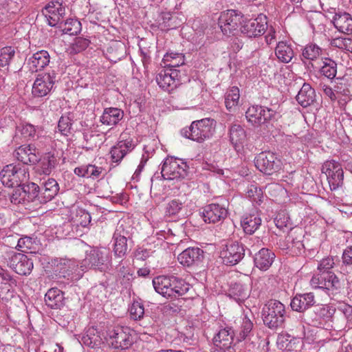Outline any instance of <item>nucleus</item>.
<instances>
[{
    "label": "nucleus",
    "instance_id": "obj_25",
    "mask_svg": "<svg viewBox=\"0 0 352 352\" xmlns=\"http://www.w3.org/2000/svg\"><path fill=\"white\" fill-rule=\"evenodd\" d=\"M316 303L315 296L313 293H305L296 294L291 300L290 306L293 311L304 312Z\"/></svg>",
    "mask_w": 352,
    "mask_h": 352
},
{
    "label": "nucleus",
    "instance_id": "obj_56",
    "mask_svg": "<svg viewBox=\"0 0 352 352\" xmlns=\"http://www.w3.org/2000/svg\"><path fill=\"white\" fill-rule=\"evenodd\" d=\"M332 45L336 47L345 50L346 53H352V39L347 37H338L333 40Z\"/></svg>",
    "mask_w": 352,
    "mask_h": 352
},
{
    "label": "nucleus",
    "instance_id": "obj_21",
    "mask_svg": "<svg viewBox=\"0 0 352 352\" xmlns=\"http://www.w3.org/2000/svg\"><path fill=\"white\" fill-rule=\"evenodd\" d=\"M203 220L207 223H216L223 221L228 215L227 208L219 204L206 205L201 212Z\"/></svg>",
    "mask_w": 352,
    "mask_h": 352
},
{
    "label": "nucleus",
    "instance_id": "obj_61",
    "mask_svg": "<svg viewBox=\"0 0 352 352\" xmlns=\"http://www.w3.org/2000/svg\"><path fill=\"white\" fill-rule=\"evenodd\" d=\"M274 223L278 228L283 230L288 227L289 224V217L285 211L280 212L276 216Z\"/></svg>",
    "mask_w": 352,
    "mask_h": 352
},
{
    "label": "nucleus",
    "instance_id": "obj_7",
    "mask_svg": "<svg viewBox=\"0 0 352 352\" xmlns=\"http://www.w3.org/2000/svg\"><path fill=\"white\" fill-rule=\"evenodd\" d=\"M188 166L182 159L167 157L162 166V177L168 180L183 179L187 175Z\"/></svg>",
    "mask_w": 352,
    "mask_h": 352
},
{
    "label": "nucleus",
    "instance_id": "obj_2",
    "mask_svg": "<svg viewBox=\"0 0 352 352\" xmlns=\"http://www.w3.org/2000/svg\"><path fill=\"white\" fill-rule=\"evenodd\" d=\"M262 319L265 325L270 329L281 327L285 320V305L279 300L270 299L262 309Z\"/></svg>",
    "mask_w": 352,
    "mask_h": 352
},
{
    "label": "nucleus",
    "instance_id": "obj_58",
    "mask_svg": "<svg viewBox=\"0 0 352 352\" xmlns=\"http://www.w3.org/2000/svg\"><path fill=\"white\" fill-rule=\"evenodd\" d=\"M72 120L68 116H63L60 118L58 123V131L63 135H68L71 133Z\"/></svg>",
    "mask_w": 352,
    "mask_h": 352
},
{
    "label": "nucleus",
    "instance_id": "obj_17",
    "mask_svg": "<svg viewBox=\"0 0 352 352\" xmlns=\"http://www.w3.org/2000/svg\"><path fill=\"white\" fill-rule=\"evenodd\" d=\"M245 249L241 243L232 241L228 243L221 251L220 256L226 265H234L244 256Z\"/></svg>",
    "mask_w": 352,
    "mask_h": 352
},
{
    "label": "nucleus",
    "instance_id": "obj_64",
    "mask_svg": "<svg viewBox=\"0 0 352 352\" xmlns=\"http://www.w3.org/2000/svg\"><path fill=\"white\" fill-rule=\"evenodd\" d=\"M129 200L128 195L126 193L118 194L112 197V201L115 204L124 205L126 204Z\"/></svg>",
    "mask_w": 352,
    "mask_h": 352
},
{
    "label": "nucleus",
    "instance_id": "obj_28",
    "mask_svg": "<svg viewBox=\"0 0 352 352\" xmlns=\"http://www.w3.org/2000/svg\"><path fill=\"white\" fill-rule=\"evenodd\" d=\"M54 272L60 276L66 277L75 270V261L67 258H55L50 262Z\"/></svg>",
    "mask_w": 352,
    "mask_h": 352
},
{
    "label": "nucleus",
    "instance_id": "obj_47",
    "mask_svg": "<svg viewBox=\"0 0 352 352\" xmlns=\"http://www.w3.org/2000/svg\"><path fill=\"white\" fill-rule=\"evenodd\" d=\"M247 197L254 204L260 205L263 202V193L257 184H250L246 191Z\"/></svg>",
    "mask_w": 352,
    "mask_h": 352
},
{
    "label": "nucleus",
    "instance_id": "obj_22",
    "mask_svg": "<svg viewBox=\"0 0 352 352\" xmlns=\"http://www.w3.org/2000/svg\"><path fill=\"white\" fill-rule=\"evenodd\" d=\"M59 186L58 182L52 178H48L46 181L41 182L38 186V195L36 199L41 204L51 201L58 192Z\"/></svg>",
    "mask_w": 352,
    "mask_h": 352
},
{
    "label": "nucleus",
    "instance_id": "obj_31",
    "mask_svg": "<svg viewBox=\"0 0 352 352\" xmlns=\"http://www.w3.org/2000/svg\"><path fill=\"white\" fill-rule=\"evenodd\" d=\"M124 117V111L118 108L108 107L103 111L100 118L102 124L108 126H113L118 124Z\"/></svg>",
    "mask_w": 352,
    "mask_h": 352
},
{
    "label": "nucleus",
    "instance_id": "obj_57",
    "mask_svg": "<svg viewBox=\"0 0 352 352\" xmlns=\"http://www.w3.org/2000/svg\"><path fill=\"white\" fill-rule=\"evenodd\" d=\"M131 318L134 320H139L144 318V308L142 303L134 301L129 309Z\"/></svg>",
    "mask_w": 352,
    "mask_h": 352
},
{
    "label": "nucleus",
    "instance_id": "obj_39",
    "mask_svg": "<svg viewBox=\"0 0 352 352\" xmlns=\"http://www.w3.org/2000/svg\"><path fill=\"white\" fill-rule=\"evenodd\" d=\"M114 239V254L118 257L124 256L127 251V239L121 231L117 229L113 234Z\"/></svg>",
    "mask_w": 352,
    "mask_h": 352
},
{
    "label": "nucleus",
    "instance_id": "obj_36",
    "mask_svg": "<svg viewBox=\"0 0 352 352\" xmlns=\"http://www.w3.org/2000/svg\"><path fill=\"white\" fill-rule=\"evenodd\" d=\"M315 91L310 85L304 83L296 96L297 102L303 107H307L315 100Z\"/></svg>",
    "mask_w": 352,
    "mask_h": 352
},
{
    "label": "nucleus",
    "instance_id": "obj_54",
    "mask_svg": "<svg viewBox=\"0 0 352 352\" xmlns=\"http://www.w3.org/2000/svg\"><path fill=\"white\" fill-rule=\"evenodd\" d=\"M352 270V246L348 247L342 254V273L349 274Z\"/></svg>",
    "mask_w": 352,
    "mask_h": 352
},
{
    "label": "nucleus",
    "instance_id": "obj_24",
    "mask_svg": "<svg viewBox=\"0 0 352 352\" xmlns=\"http://www.w3.org/2000/svg\"><path fill=\"white\" fill-rule=\"evenodd\" d=\"M204 251L199 248H188L178 255L180 264L186 267L198 265L203 260Z\"/></svg>",
    "mask_w": 352,
    "mask_h": 352
},
{
    "label": "nucleus",
    "instance_id": "obj_37",
    "mask_svg": "<svg viewBox=\"0 0 352 352\" xmlns=\"http://www.w3.org/2000/svg\"><path fill=\"white\" fill-rule=\"evenodd\" d=\"M228 296L234 299L238 303L243 302L249 296V292L247 286L241 283H234L230 286Z\"/></svg>",
    "mask_w": 352,
    "mask_h": 352
},
{
    "label": "nucleus",
    "instance_id": "obj_44",
    "mask_svg": "<svg viewBox=\"0 0 352 352\" xmlns=\"http://www.w3.org/2000/svg\"><path fill=\"white\" fill-rule=\"evenodd\" d=\"M59 28L64 34L76 35L81 31V23L77 19H69L66 21L63 20L59 25Z\"/></svg>",
    "mask_w": 352,
    "mask_h": 352
},
{
    "label": "nucleus",
    "instance_id": "obj_12",
    "mask_svg": "<svg viewBox=\"0 0 352 352\" xmlns=\"http://www.w3.org/2000/svg\"><path fill=\"white\" fill-rule=\"evenodd\" d=\"M228 134L230 142L238 153L246 154V150L252 151L253 149H256L252 144H245L247 141L246 131L240 124H232Z\"/></svg>",
    "mask_w": 352,
    "mask_h": 352
},
{
    "label": "nucleus",
    "instance_id": "obj_42",
    "mask_svg": "<svg viewBox=\"0 0 352 352\" xmlns=\"http://www.w3.org/2000/svg\"><path fill=\"white\" fill-rule=\"evenodd\" d=\"M240 93L239 89L232 87L225 94V105L230 111H233L239 104Z\"/></svg>",
    "mask_w": 352,
    "mask_h": 352
},
{
    "label": "nucleus",
    "instance_id": "obj_20",
    "mask_svg": "<svg viewBox=\"0 0 352 352\" xmlns=\"http://www.w3.org/2000/svg\"><path fill=\"white\" fill-rule=\"evenodd\" d=\"M178 71L173 69L162 70L156 76L157 85L164 91L170 92L180 83Z\"/></svg>",
    "mask_w": 352,
    "mask_h": 352
},
{
    "label": "nucleus",
    "instance_id": "obj_55",
    "mask_svg": "<svg viewBox=\"0 0 352 352\" xmlns=\"http://www.w3.org/2000/svg\"><path fill=\"white\" fill-rule=\"evenodd\" d=\"M140 326L142 327V330H140V333L144 335L152 336L155 333L156 329L153 326V320L150 316H144L141 320Z\"/></svg>",
    "mask_w": 352,
    "mask_h": 352
},
{
    "label": "nucleus",
    "instance_id": "obj_26",
    "mask_svg": "<svg viewBox=\"0 0 352 352\" xmlns=\"http://www.w3.org/2000/svg\"><path fill=\"white\" fill-rule=\"evenodd\" d=\"M261 222L258 212L256 210H253L242 217L241 225L246 234H252L259 228Z\"/></svg>",
    "mask_w": 352,
    "mask_h": 352
},
{
    "label": "nucleus",
    "instance_id": "obj_33",
    "mask_svg": "<svg viewBox=\"0 0 352 352\" xmlns=\"http://www.w3.org/2000/svg\"><path fill=\"white\" fill-rule=\"evenodd\" d=\"M334 26L341 32L350 36L352 32V18L349 13L336 14L333 18Z\"/></svg>",
    "mask_w": 352,
    "mask_h": 352
},
{
    "label": "nucleus",
    "instance_id": "obj_50",
    "mask_svg": "<svg viewBox=\"0 0 352 352\" xmlns=\"http://www.w3.org/2000/svg\"><path fill=\"white\" fill-rule=\"evenodd\" d=\"M253 326L251 320L245 316L242 319L240 329L238 331V340L241 341L250 338L252 335Z\"/></svg>",
    "mask_w": 352,
    "mask_h": 352
},
{
    "label": "nucleus",
    "instance_id": "obj_27",
    "mask_svg": "<svg viewBox=\"0 0 352 352\" xmlns=\"http://www.w3.org/2000/svg\"><path fill=\"white\" fill-rule=\"evenodd\" d=\"M14 156L23 163L21 165L35 164L38 161L36 154V147L31 144L23 145L17 148L14 151Z\"/></svg>",
    "mask_w": 352,
    "mask_h": 352
},
{
    "label": "nucleus",
    "instance_id": "obj_14",
    "mask_svg": "<svg viewBox=\"0 0 352 352\" xmlns=\"http://www.w3.org/2000/svg\"><path fill=\"white\" fill-rule=\"evenodd\" d=\"M322 172L327 176L331 190H336L343 183L344 172L340 163L335 160L325 162Z\"/></svg>",
    "mask_w": 352,
    "mask_h": 352
},
{
    "label": "nucleus",
    "instance_id": "obj_38",
    "mask_svg": "<svg viewBox=\"0 0 352 352\" xmlns=\"http://www.w3.org/2000/svg\"><path fill=\"white\" fill-rule=\"evenodd\" d=\"M82 341L85 345L91 348L99 347L103 343L100 332L94 327L87 329L82 337Z\"/></svg>",
    "mask_w": 352,
    "mask_h": 352
},
{
    "label": "nucleus",
    "instance_id": "obj_51",
    "mask_svg": "<svg viewBox=\"0 0 352 352\" xmlns=\"http://www.w3.org/2000/svg\"><path fill=\"white\" fill-rule=\"evenodd\" d=\"M234 338V331L230 327H226L221 329L219 333L214 336V340L215 342H224L223 346L227 347L230 345Z\"/></svg>",
    "mask_w": 352,
    "mask_h": 352
},
{
    "label": "nucleus",
    "instance_id": "obj_1",
    "mask_svg": "<svg viewBox=\"0 0 352 352\" xmlns=\"http://www.w3.org/2000/svg\"><path fill=\"white\" fill-rule=\"evenodd\" d=\"M153 285L156 292L171 299L186 294L190 289L189 284L175 276H158L153 279Z\"/></svg>",
    "mask_w": 352,
    "mask_h": 352
},
{
    "label": "nucleus",
    "instance_id": "obj_3",
    "mask_svg": "<svg viewBox=\"0 0 352 352\" xmlns=\"http://www.w3.org/2000/svg\"><path fill=\"white\" fill-rule=\"evenodd\" d=\"M214 123V120L210 118L196 120L192 122L189 127L182 129L181 134L193 141L202 142L213 135Z\"/></svg>",
    "mask_w": 352,
    "mask_h": 352
},
{
    "label": "nucleus",
    "instance_id": "obj_30",
    "mask_svg": "<svg viewBox=\"0 0 352 352\" xmlns=\"http://www.w3.org/2000/svg\"><path fill=\"white\" fill-rule=\"evenodd\" d=\"M50 63V54L45 50H41L34 53L28 60L29 69L32 72H37L43 69Z\"/></svg>",
    "mask_w": 352,
    "mask_h": 352
},
{
    "label": "nucleus",
    "instance_id": "obj_35",
    "mask_svg": "<svg viewBox=\"0 0 352 352\" xmlns=\"http://www.w3.org/2000/svg\"><path fill=\"white\" fill-rule=\"evenodd\" d=\"M275 55L280 62L289 63L294 56L292 45L285 41L278 42L275 48Z\"/></svg>",
    "mask_w": 352,
    "mask_h": 352
},
{
    "label": "nucleus",
    "instance_id": "obj_32",
    "mask_svg": "<svg viewBox=\"0 0 352 352\" xmlns=\"http://www.w3.org/2000/svg\"><path fill=\"white\" fill-rule=\"evenodd\" d=\"M45 302L51 309H60L65 304L64 293L56 287H52L45 294Z\"/></svg>",
    "mask_w": 352,
    "mask_h": 352
},
{
    "label": "nucleus",
    "instance_id": "obj_6",
    "mask_svg": "<svg viewBox=\"0 0 352 352\" xmlns=\"http://www.w3.org/2000/svg\"><path fill=\"white\" fill-rule=\"evenodd\" d=\"M109 250L104 249H94L86 253L85 258L80 263L82 271L89 269H96L102 271L111 261Z\"/></svg>",
    "mask_w": 352,
    "mask_h": 352
},
{
    "label": "nucleus",
    "instance_id": "obj_5",
    "mask_svg": "<svg viewBox=\"0 0 352 352\" xmlns=\"http://www.w3.org/2000/svg\"><path fill=\"white\" fill-rule=\"evenodd\" d=\"M0 179L8 187L24 184L29 179L28 168L21 164L6 165L0 172Z\"/></svg>",
    "mask_w": 352,
    "mask_h": 352
},
{
    "label": "nucleus",
    "instance_id": "obj_59",
    "mask_svg": "<svg viewBox=\"0 0 352 352\" xmlns=\"http://www.w3.org/2000/svg\"><path fill=\"white\" fill-rule=\"evenodd\" d=\"M18 129L21 135L28 140L34 139L36 135V127L31 124H23Z\"/></svg>",
    "mask_w": 352,
    "mask_h": 352
},
{
    "label": "nucleus",
    "instance_id": "obj_48",
    "mask_svg": "<svg viewBox=\"0 0 352 352\" xmlns=\"http://www.w3.org/2000/svg\"><path fill=\"white\" fill-rule=\"evenodd\" d=\"M298 340L288 333H282L278 336L277 344L279 349L285 351H292Z\"/></svg>",
    "mask_w": 352,
    "mask_h": 352
},
{
    "label": "nucleus",
    "instance_id": "obj_10",
    "mask_svg": "<svg viewBox=\"0 0 352 352\" xmlns=\"http://www.w3.org/2000/svg\"><path fill=\"white\" fill-rule=\"evenodd\" d=\"M137 144V140L134 137L122 133L118 143L111 148L110 154L112 162L119 164L122 160L135 148Z\"/></svg>",
    "mask_w": 352,
    "mask_h": 352
},
{
    "label": "nucleus",
    "instance_id": "obj_18",
    "mask_svg": "<svg viewBox=\"0 0 352 352\" xmlns=\"http://www.w3.org/2000/svg\"><path fill=\"white\" fill-rule=\"evenodd\" d=\"M310 285L314 289L334 290L339 287V280L333 272L318 271L311 278Z\"/></svg>",
    "mask_w": 352,
    "mask_h": 352
},
{
    "label": "nucleus",
    "instance_id": "obj_45",
    "mask_svg": "<svg viewBox=\"0 0 352 352\" xmlns=\"http://www.w3.org/2000/svg\"><path fill=\"white\" fill-rule=\"evenodd\" d=\"M58 163V160L55 153L49 152L45 154L41 163V169L43 174L49 175Z\"/></svg>",
    "mask_w": 352,
    "mask_h": 352
},
{
    "label": "nucleus",
    "instance_id": "obj_62",
    "mask_svg": "<svg viewBox=\"0 0 352 352\" xmlns=\"http://www.w3.org/2000/svg\"><path fill=\"white\" fill-rule=\"evenodd\" d=\"M334 264L333 257L324 258L320 261L318 265V270L319 272H332L331 270L333 267Z\"/></svg>",
    "mask_w": 352,
    "mask_h": 352
},
{
    "label": "nucleus",
    "instance_id": "obj_9",
    "mask_svg": "<svg viewBox=\"0 0 352 352\" xmlns=\"http://www.w3.org/2000/svg\"><path fill=\"white\" fill-rule=\"evenodd\" d=\"M255 166L263 173L272 175L282 168V162L276 154L270 151L260 153L255 157Z\"/></svg>",
    "mask_w": 352,
    "mask_h": 352
},
{
    "label": "nucleus",
    "instance_id": "obj_11",
    "mask_svg": "<svg viewBox=\"0 0 352 352\" xmlns=\"http://www.w3.org/2000/svg\"><path fill=\"white\" fill-rule=\"evenodd\" d=\"M16 187L10 197L11 203L14 205H25L34 201L38 195V185L35 183L22 184Z\"/></svg>",
    "mask_w": 352,
    "mask_h": 352
},
{
    "label": "nucleus",
    "instance_id": "obj_43",
    "mask_svg": "<svg viewBox=\"0 0 352 352\" xmlns=\"http://www.w3.org/2000/svg\"><path fill=\"white\" fill-rule=\"evenodd\" d=\"M322 66H315L314 68H320V74L325 77L333 79L337 74V63L332 59L329 58H322Z\"/></svg>",
    "mask_w": 352,
    "mask_h": 352
},
{
    "label": "nucleus",
    "instance_id": "obj_41",
    "mask_svg": "<svg viewBox=\"0 0 352 352\" xmlns=\"http://www.w3.org/2000/svg\"><path fill=\"white\" fill-rule=\"evenodd\" d=\"M162 62L164 67L173 69L184 64L185 57L182 53L167 52L163 57Z\"/></svg>",
    "mask_w": 352,
    "mask_h": 352
},
{
    "label": "nucleus",
    "instance_id": "obj_60",
    "mask_svg": "<svg viewBox=\"0 0 352 352\" xmlns=\"http://www.w3.org/2000/svg\"><path fill=\"white\" fill-rule=\"evenodd\" d=\"M85 177L98 179L103 171V168L94 164L85 165Z\"/></svg>",
    "mask_w": 352,
    "mask_h": 352
},
{
    "label": "nucleus",
    "instance_id": "obj_8",
    "mask_svg": "<svg viewBox=\"0 0 352 352\" xmlns=\"http://www.w3.org/2000/svg\"><path fill=\"white\" fill-rule=\"evenodd\" d=\"M243 22L244 16L241 12L228 10L221 13L219 19V26L223 34L229 36L235 34Z\"/></svg>",
    "mask_w": 352,
    "mask_h": 352
},
{
    "label": "nucleus",
    "instance_id": "obj_34",
    "mask_svg": "<svg viewBox=\"0 0 352 352\" xmlns=\"http://www.w3.org/2000/svg\"><path fill=\"white\" fill-rule=\"evenodd\" d=\"M323 50L318 45L310 43L306 45L302 50V60L304 62L311 63L313 67L315 66L312 63L319 59L322 55Z\"/></svg>",
    "mask_w": 352,
    "mask_h": 352
},
{
    "label": "nucleus",
    "instance_id": "obj_23",
    "mask_svg": "<svg viewBox=\"0 0 352 352\" xmlns=\"http://www.w3.org/2000/svg\"><path fill=\"white\" fill-rule=\"evenodd\" d=\"M65 14V7L58 1L51 2L45 8L44 14L50 26L59 25Z\"/></svg>",
    "mask_w": 352,
    "mask_h": 352
},
{
    "label": "nucleus",
    "instance_id": "obj_40",
    "mask_svg": "<svg viewBox=\"0 0 352 352\" xmlns=\"http://www.w3.org/2000/svg\"><path fill=\"white\" fill-rule=\"evenodd\" d=\"M184 203L178 199H174L168 201L165 208V217L171 220L179 218L184 207Z\"/></svg>",
    "mask_w": 352,
    "mask_h": 352
},
{
    "label": "nucleus",
    "instance_id": "obj_49",
    "mask_svg": "<svg viewBox=\"0 0 352 352\" xmlns=\"http://www.w3.org/2000/svg\"><path fill=\"white\" fill-rule=\"evenodd\" d=\"M19 236L12 235L8 237V239L10 240V238H14L16 241V245L15 246L21 252H26L28 251L32 252L34 249V241L31 237L24 236L21 238H19Z\"/></svg>",
    "mask_w": 352,
    "mask_h": 352
},
{
    "label": "nucleus",
    "instance_id": "obj_63",
    "mask_svg": "<svg viewBox=\"0 0 352 352\" xmlns=\"http://www.w3.org/2000/svg\"><path fill=\"white\" fill-rule=\"evenodd\" d=\"M116 270L120 277H123V278H126L127 280H130L129 277L132 274L130 273L129 269L123 265L122 261H120L117 265Z\"/></svg>",
    "mask_w": 352,
    "mask_h": 352
},
{
    "label": "nucleus",
    "instance_id": "obj_53",
    "mask_svg": "<svg viewBox=\"0 0 352 352\" xmlns=\"http://www.w3.org/2000/svg\"><path fill=\"white\" fill-rule=\"evenodd\" d=\"M90 43V41L82 37H77L69 47L71 54H78L85 50Z\"/></svg>",
    "mask_w": 352,
    "mask_h": 352
},
{
    "label": "nucleus",
    "instance_id": "obj_4",
    "mask_svg": "<svg viewBox=\"0 0 352 352\" xmlns=\"http://www.w3.org/2000/svg\"><path fill=\"white\" fill-rule=\"evenodd\" d=\"M104 340L111 347L120 350L129 349L133 343L131 329L124 326L109 327Z\"/></svg>",
    "mask_w": 352,
    "mask_h": 352
},
{
    "label": "nucleus",
    "instance_id": "obj_29",
    "mask_svg": "<svg viewBox=\"0 0 352 352\" xmlns=\"http://www.w3.org/2000/svg\"><path fill=\"white\" fill-rule=\"evenodd\" d=\"M275 257V254L268 248H261L254 255V265L259 270L266 271L272 265Z\"/></svg>",
    "mask_w": 352,
    "mask_h": 352
},
{
    "label": "nucleus",
    "instance_id": "obj_13",
    "mask_svg": "<svg viewBox=\"0 0 352 352\" xmlns=\"http://www.w3.org/2000/svg\"><path fill=\"white\" fill-rule=\"evenodd\" d=\"M274 115V110L261 105L250 106L245 111L247 121L256 127L270 121Z\"/></svg>",
    "mask_w": 352,
    "mask_h": 352
},
{
    "label": "nucleus",
    "instance_id": "obj_52",
    "mask_svg": "<svg viewBox=\"0 0 352 352\" xmlns=\"http://www.w3.org/2000/svg\"><path fill=\"white\" fill-rule=\"evenodd\" d=\"M15 55L13 47L6 46L0 49V67L8 66Z\"/></svg>",
    "mask_w": 352,
    "mask_h": 352
},
{
    "label": "nucleus",
    "instance_id": "obj_16",
    "mask_svg": "<svg viewBox=\"0 0 352 352\" xmlns=\"http://www.w3.org/2000/svg\"><path fill=\"white\" fill-rule=\"evenodd\" d=\"M267 28V17L261 14L255 19L244 21L240 31L248 37H257L265 33Z\"/></svg>",
    "mask_w": 352,
    "mask_h": 352
},
{
    "label": "nucleus",
    "instance_id": "obj_15",
    "mask_svg": "<svg viewBox=\"0 0 352 352\" xmlns=\"http://www.w3.org/2000/svg\"><path fill=\"white\" fill-rule=\"evenodd\" d=\"M56 77L54 71L38 74L32 86V95L34 97L41 98L49 94L54 87Z\"/></svg>",
    "mask_w": 352,
    "mask_h": 352
},
{
    "label": "nucleus",
    "instance_id": "obj_19",
    "mask_svg": "<svg viewBox=\"0 0 352 352\" xmlns=\"http://www.w3.org/2000/svg\"><path fill=\"white\" fill-rule=\"evenodd\" d=\"M8 261V265L19 275H29L34 267L32 259L28 256L17 252H13Z\"/></svg>",
    "mask_w": 352,
    "mask_h": 352
},
{
    "label": "nucleus",
    "instance_id": "obj_46",
    "mask_svg": "<svg viewBox=\"0 0 352 352\" xmlns=\"http://www.w3.org/2000/svg\"><path fill=\"white\" fill-rule=\"evenodd\" d=\"M285 240L286 242L291 245L290 250L296 248L297 250H300L303 248L302 242V231L300 229H291L286 236Z\"/></svg>",
    "mask_w": 352,
    "mask_h": 352
}]
</instances>
